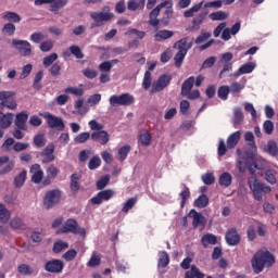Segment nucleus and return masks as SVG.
Instances as JSON below:
<instances>
[{
	"label": "nucleus",
	"instance_id": "f257e3e1",
	"mask_svg": "<svg viewBox=\"0 0 278 278\" xmlns=\"http://www.w3.org/2000/svg\"><path fill=\"white\" fill-rule=\"evenodd\" d=\"M251 264L254 273L260 275L264 270V266L270 268L275 264V256L268 250H260L254 254Z\"/></svg>",
	"mask_w": 278,
	"mask_h": 278
},
{
	"label": "nucleus",
	"instance_id": "423d86ee",
	"mask_svg": "<svg viewBox=\"0 0 278 278\" xmlns=\"http://www.w3.org/2000/svg\"><path fill=\"white\" fill-rule=\"evenodd\" d=\"M60 201H62V191L59 189H52L46 192L43 197V207L45 210H53Z\"/></svg>",
	"mask_w": 278,
	"mask_h": 278
},
{
	"label": "nucleus",
	"instance_id": "b1692460",
	"mask_svg": "<svg viewBox=\"0 0 278 278\" xmlns=\"http://www.w3.org/2000/svg\"><path fill=\"white\" fill-rule=\"evenodd\" d=\"M174 48L178 49V51H185V53H188V51L192 49V41H189L188 37L182 38L174 45Z\"/></svg>",
	"mask_w": 278,
	"mask_h": 278
},
{
	"label": "nucleus",
	"instance_id": "72a5a7b5",
	"mask_svg": "<svg viewBox=\"0 0 278 278\" xmlns=\"http://www.w3.org/2000/svg\"><path fill=\"white\" fill-rule=\"evenodd\" d=\"M153 137L151 136V132L148 130H142L139 135V142L141 143L142 147H149L151 144V140Z\"/></svg>",
	"mask_w": 278,
	"mask_h": 278
},
{
	"label": "nucleus",
	"instance_id": "a211bd4d",
	"mask_svg": "<svg viewBox=\"0 0 278 278\" xmlns=\"http://www.w3.org/2000/svg\"><path fill=\"white\" fill-rule=\"evenodd\" d=\"M189 218H192V225L193 227H204L205 226V217L203 214L191 210L189 212Z\"/></svg>",
	"mask_w": 278,
	"mask_h": 278
},
{
	"label": "nucleus",
	"instance_id": "6ab92c4d",
	"mask_svg": "<svg viewBox=\"0 0 278 278\" xmlns=\"http://www.w3.org/2000/svg\"><path fill=\"white\" fill-rule=\"evenodd\" d=\"M77 227V222L75 219H67L61 228L56 230V233H74Z\"/></svg>",
	"mask_w": 278,
	"mask_h": 278
},
{
	"label": "nucleus",
	"instance_id": "0eeeda50",
	"mask_svg": "<svg viewBox=\"0 0 278 278\" xmlns=\"http://www.w3.org/2000/svg\"><path fill=\"white\" fill-rule=\"evenodd\" d=\"M40 116L45 118L46 123L51 127V129H59V131H64V121L62 117L54 116L49 112L40 113Z\"/></svg>",
	"mask_w": 278,
	"mask_h": 278
},
{
	"label": "nucleus",
	"instance_id": "aec40b11",
	"mask_svg": "<svg viewBox=\"0 0 278 278\" xmlns=\"http://www.w3.org/2000/svg\"><path fill=\"white\" fill-rule=\"evenodd\" d=\"M48 2L49 5V11L52 12V14H60V10L62 8L66 7L68 3V0H49Z\"/></svg>",
	"mask_w": 278,
	"mask_h": 278
},
{
	"label": "nucleus",
	"instance_id": "c03bdc74",
	"mask_svg": "<svg viewBox=\"0 0 278 278\" xmlns=\"http://www.w3.org/2000/svg\"><path fill=\"white\" fill-rule=\"evenodd\" d=\"M17 271L20 273V275H24L25 277L34 275V268L27 264H21L17 267Z\"/></svg>",
	"mask_w": 278,
	"mask_h": 278
},
{
	"label": "nucleus",
	"instance_id": "4be33fe9",
	"mask_svg": "<svg viewBox=\"0 0 278 278\" xmlns=\"http://www.w3.org/2000/svg\"><path fill=\"white\" fill-rule=\"evenodd\" d=\"M4 164L7 165L4 166ZM1 166L4 167L0 169V175H7V173H10L14 168V161H10V156H0V168Z\"/></svg>",
	"mask_w": 278,
	"mask_h": 278
},
{
	"label": "nucleus",
	"instance_id": "c85d7f7f",
	"mask_svg": "<svg viewBox=\"0 0 278 278\" xmlns=\"http://www.w3.org/2000/svg\"><path fill=\"white\" fill-rule=\"evenodd\" d=\"M192 86H194V77L191 76L187 80L184 81L181 86V94L182 97H188L190 94V90H192Z\"/></svg>",
	"mask_w": 278,
	"mask_h": 278
},
{
	"label": "nucleus",
	"instance_id": "bb28decb",
	"mask_svg": "<svg viewBox=\"0 0 278 278\" xmlns=\"http://www.w3.org/2000/svg\"><path fill=\"white\" fill-rule=\"evenodd\" d=\"M147 0H129L127 8L130 12H136V10H144V4Z\"/></svg>",
	"mask_w": 278,
	"mask_h": 278
},
{
	"label": "nucleus",
	"instance_id": "49530a36",
	"mask_svg": "<svg viewBox=\"0 0 278 278\" xmlns=\"http://www.w3.org/2000/svg\"><path fill=\"white\" fill-rule=\"evenodd\" d=\"M137 199L136 198H129L124 204H123V207H122V212L124 214H127L129 212V210H132L134 208V205H136L137 203Z\"/></svg>",
	"mask_w": 278,
	"mask_h": 278
},
{
	"label": "nucleus",
	"instance_id": "338daca9",
	"mask_svg": "<svg viewBox=\"0 0 278 278\" xmlns=\"http://www.w3.org/2000/svg\"><path fill=\"white\" fill-rule=\"evenodd\" d=\"M101 102V93L92 94L88 98L87 103L92 108Z\"/></svg>",
	"mask_w": 278,
	"mask_h": 278
},
{
	"label": "nucleus",
	"instance_id": "20e7f679",
	"mask_svg": "<svg viewBox=\"0 0 278 278\" xmlns=\"http://www.w3.org/2000/svg\"><path fill=\"white\" fill-rule=\"evenodd\" d=\"M240 136H242L240 130L231 134L228 137L226 144L225 140L220 139L218 144V155H225L227 153V149H235L238 142H240Z\"/></svg>",
	"mask_w": 278,
	"mask_h": 278
},
{
	"label": "nucleus",
	"instance_id": "473e14b6",
	"mask_svg": "<svg viewBox=\"0 0 278 278\" xmlns=\"http://www.w3.org/2000/svg\"><path fill=\"white\" fill-rule=\"evenodd\" d=\"M232 177L231 174H229L228 172H224L218 179V184L219 186H223L224 188H229V186H231V181H232Z\"/></svg>",
	"mask_w": 278,
	"mask_h": 278
},
{
	"label": "nucleus",
	"instance_id": "8fccbe9b",
	"mask_svg": "<svg viewBox=\"0 0 278 278\" xmlns=\"http://www.w3.org/2000/svg\"><path fill=\"white\" fill-rule=\"evenodd\" d=\"M263 130L267 136H273V131H275V123L270 119L265 121L263 124Z\"/></svg>",
	"mask_w": 278,
	"mask_h": 278
},
{
	"label": "nucleus",
	"instance_id": "13d9d810",
	"mask_svg": "<svg viewBox=\"0 0 278 278\" xmlns=\"http://www.w3.org/2000/svg\"><path fill=\"white\" fill-rule=\"evenodd\" d=\"M64 249H68V242L59 240L54 243V247H53L54 253H60L64 251Z\"/></svg>",
	"mask_w": 278,
	"mask_h": 278
},
{
	"label": "nucleus",
	"instance_id": "680f3d73",
	"mask_svg": "<svg viewBox=\"0 0 278 278\" xmlns=\"http://www.w3.org/2000/svg\"><path fill=\"white\" fill-rule=\"evenodd\" d=\"M59 173L60 170L58 169V167H55L54 165H50L47 168V179H55Z\"/></svg>",
	"mask_w": 278,
	"mask_h": 278
},
{
	"label": "nucleus",
	"instance_id": "6e6552de",
	"mask_svg": "<svg viewBox=\"0 0 278 278\" xmlns=\"http://www.w3.org/2000/svg\"><path fill=\"white\" fill-rule=\"evenodd\" d=\"M11 45L23 58H29V55H31V43H29V41L13 39Z\"/></svg>",
	"mask_w": 278,
	"mask_h": 278
},
{
	"label": "nucleus",
	"instance_id": "f704fd0d",
	"mask_svg": "<svg viewBox=\"0 0 278 278\" xmlns=\"http://www.w3.org/2000/svg\"><path fill=\"white\" fill-rule=\"evenodd\" d=\"M170 264V258L168 257V253L161 251L159 252V268H166Z\"/></svg>",
	"mask_w": 278,
	"mask_h": 278
},
{
	"label": "nucleus",
	"instance_id": "1a4fd4ad",
	"mask_svg": "<svg viewBox=\"0 0 278 278\" xmlns=\"http://www.w3.org/2000/svg\"><path fill=\"white\" fill-rule=\"evenodd\" d=\"M164 5H170V2H161L159 5L155 7V9H153L150 13V20L149 23L152 27L155 28V30L157 31V29H160V23H162V20H157V16H160V12L161 10H164Z\"/></svg>",
	"mask_w": 278,
	"mask_h": 278
},
{
	"label": "nucleus",
	"instance_id": "de8ad7c7",
	"mask_svg": "<svg viewBox=\"0 0 278 278\" xmlns=\"http://www.w3.org/2000/svg\"><path fill=\"white\" fill-rule=\"evenodd\" d=\"M4 21H9L11 23H21V15L15 12H7L3 15Z\"/></svg>",
	"mask_w": 278,
	"mask_h": 278
},
{
	"label": "nucleus",
	"instance_id": "e2e57ef3",
	"mask_svg": "<svg viewBox=\"0 0 278 278\" xmlns=\"http://www.w3.org/2000/svg\"><path fill=\"white\" fill-rule=\"evenodd\" d=\"M55 60H58V53H51L50 55L43 58V66L49 68V66H51Z\"/></svg>",
	"mask_w": 278,
	"mask_h": 278
},
{
	"label": "nucleus",
	"instance_id": "cd10ccee",
	"mask_svg": "<svg viewBox=\"0 0 278 278\" xmlns=\"http://www.w3.org/2000/svg\"><path fill=\"white\" fill-rule=\"evenodd\" d=\"M202 245L203 247H210L214 244H218V237H216L213 233H205L202 239H201Z\"/></svg>",
	"mask_w": 278,
	"mask_h": 278
},
{
	"label": "nucleus",
	"instance_id": "864d4df0",
	"mask_svg": "<svg viewBox=\"0 0 278 278\" xmlns=\"http://www.w3.org/2000/svg\"><path fill=\"white\" fill-rule=\"evenodd\" d=\"M244 118V114L242 113V109L235 108L233 109V123L235 125H238V123H242Z\"/></svg>",
	"mask_w": 278,
	"mask_h": 278
},
{
	"label": "nucleus",
	"instance_id": "5fc2aeb1",
	"mask_svg": "<svg viewBox=\"0 0 278 278\" xmlns=\"http://www.w3.org/2000/svg\"><path fill=\"white\" fill-rule=\"evenodd\" d=\"M16 26L12 23L5 24L2 28V34H4L5 36H14Z\"/></svg>",
	"mask_w": 278,
	"mask_h": 278
},
{
	"label": "nucleus",
	"instance_id": "f3484780",
	"mask_svg": "<svg viewBox=\"0 0 278 278\" xmlns=\"http://www.w3.org/2000/svg\"><path fill=\"white\" fill-rule=\"evenodd\" d=\"M30 173L33 184H40L42 181V177H45V172H42V168L39 164H34L30 167Z\"/></svg>",
	"mask_w": 278,
	"mask_h": 278
},
{
	"label": "nucleus",
	"instance_id": "e433bc0d",
	"mask_svg": "<svg viewBox=\"0 0 278 278\" xmlns=\"http://www.w3.org/2000/svg\"><path fill=\"white\" fill-rule=\"evenodd\" d=\"M202 8H203V1L194 4L189 10L185 11V13H184L185 18H192V16H194V14L200 12Z\"/></svg>",
	"mask_w": 278,
	"mask_h": 278
},
{
	"label": "nucleus",
	"instance_id": "2f4dec72",
	"mask_svg": "<svg viewBox=\"0 0 278 278\" xmlns=\"http://www.w3.org/2000/svg\"><path fill=\"white\" fill-rule=\"evenodd\" d=\"M278 167L275 169L267 168L265 170V179L268 184H277Z\"/></svg>",
	"mask_w": 278,
	"mask_h": 278
},
{
	"label": "nucleus",
	"instance_id": "3c124183",
	"mask_svg": "<svg viewBox=\"0 0 278 278\" xmlns=\"http://www.w3.org/2000/svg\"><path fill=\"white\" fill-rule=\"evenodd\" d=\"M101 166V157L99 156H93L90 159L88 163V168L89 170H97Z\"/></svg>",
	"mask_w": 278,
	"mask_h": 278
},
{
	"label": "nucleus",
	"instance_id": "37998d69",
	"mask_svg": "<svg viewBox=\"0 0 278 278\" xmlns=\"http://www.w3.org/2000/svg\"><path fill=\"white\" fill-rule=\"evenodd\" d=\"M251 163L250 159H239L237 161V168L239 173H247V168L249 169V164Z\"/></svg>",
	"mask_w": 278,
	"mask_h": 278
},
{
	"label": "nucleus",
	"instance_id": "412c9836",
	"mask_svg": "<svg viewBox=\"0 0 278 278\" xmlns=\"http://www.w3.org/2000/svg\"><path fill=\"white\" fill-rule=\"evenodd\" d=\"M14 122V114L0 112V128L8 129Z\"/></svg>",
	"mask_w": 278,
	"mask_h": 278
},
{
	"label": "nucleus",
	"instance_id": "774afa93",
	"mask_svg": "<svg viewBox=\"0 0 278 278\" xmlns=\"http://www.w3.org/2000/svg\"><path fill=\"white\" fill-rule=\"evenodd\" d=\"M267 151L274 156L277 155L278 153L277 143L274 140L268 141Z\"/></svg>",
	"mask_w": 278,
	"mask_h": 278
},
{
	"label": "nucleus",
	"instance_id": "0e129e2a",
	"mask_svg": "<svg viewBox=\"0 0 278 278\" xmlns=\"http://www.w3.org/2000/svg\"><path fill=\"white\" fill-rule=\"evenodd\" d=\"M203 21H205V13H200L198 17L192 22V29H200Z\"/></svg>",
	"mask_w": 278,
	"mask_h": 278
},
{
	"label": "nucleus",
	"instance_id": "393cba45",
	"mask_svg": "<svg viewBox=\"0 0 278 278\" xmlns=\"http://www.w3.org/2000/svg\"><path fill=\"white\" fill-rule=\"evenodd\" d=\"M163 3H169V5H164L165 9L164 16L161 20V23H165V25L168 24V21L173 18V0H164Z\"/></svg>",
	"mask_w": 278,
	"mask_h": 278
},
{
	"label": "nucleus",
	"instance_id": "a19ab883",
	"mask_svg": "<svg viewBox=\"0 0 278 278\" xmlns=\"http://www.w3.org/2000/svg\"><path fill=\"white\" fill-rule=\"evenodd\" d=\"M25 179H27V172L23 170L14 178L15 188H23L25 185Z\"/></svg>",
	"mask_w": 278,
	"mask_h": 278
},
{
	"label": "nucleus",
	"instance_id": "9b49d317",
	"mask_svg": "<svg viewBox=\"0 0 278 278\" xmlns=\"http://www.w3.org/2000/svg\"><path fill=\"white\" fill-rule=\"evenodd\" d=\"M115 194L116 191L112 189L100 191L96 197L91 198V203L92 205H101L103 201H110Z\"/></svg>",
	"mask_w": 278,
	"mask_h": 278
},
{
	"label": "nucleus",
	"instance_id": "a878e982",
	"mask_svg": "<svg viewBox=\"0 0 278 278\" xmlns=\"http://www.w3.org/2000/svg\"><path fill=\"white\" fill-rule=\"evenodd\" d=\"M173 36H175V33H173V30H159L156 31V34L154 35V40L156 42H162L163 40H168V38H173Z\"/></svg>",
	"mask_w": 278,
	"mask_h": 278
},
{
	"label": "nucleus",
	"instance_id": "79ce46f5",
	"mask_svg": "<svg viewBox=\"0 0 278 278\" xmlns=\"http://www.w3.org/2000/svg\"><path fill=\"white\" fill-rule=\"evenodd\" d=\"M208 17L211 18V21H227V18H229V14L225 11H217L211 13Z\"/></svg>",
	"mask_w": 278,
	"mask_h": 278
},
{
	"label": "nucleus",
	"instance_id": "bf43d9fd",
	"mask_svg": "<svg viewBox=\"0 0 278 278\" xmlns=\"http://www.w3.org/2000/svg\"><path fill=\"white\" fill-rule=\"evenodd\" d=\"M201 179L203 184H205V186H212V184H214V181L216 180L213 173H206L202 175Z\"/></svg>",
	"mask_w": 278,
	"mask_h": 278
},
{
	"label": "nucleus",
	"instance_id": "4d7b16f0",
	"mask_svg": "<svg viewBox=\"0 0 278 278\" xmlns=\"http://www.w3.org/2000/svg\"><path fill=\"white\" fill-rule=\"evenodd\" d=\"M78 114H88V108L84 106V99H78L74 105Z\"/></svg>",
	"mask_w": 278,
	"mask_h": 278
},
{
	"label": "nucleus",
	"instance_id": "c756f323",
	"mask_svg": "<svg viewBox=\"0 0 278 278\" xmlns=\"http://www.w3.org/2000/svg\"><path fill=\"white\" fill-rule=\"evenodd\" d=\"M185 278H205V274L201 273L195 265L190 267V270H187L185 274Z\"/></svg>",
	"mask_w": 278,
	"mask_h": 278
},
{
	"label": "nucleus",
	"instance_id": "5701e85b",
	"mask_svg": "<svg viewBox=\"0 0 278 278\" xmlns=\"http://www.w3.org/2000/svg\"><path fill=\"white\" fill-rule=\"evenodd\" d=\"M91 140H96L100 144H108L110 142V135L105 130H99L91 135Z\"/></svg>",
	"mask_w": 278,
	"mask_h": 278
},
{
	"label": "nucleus",
	"instance_id": "052dcab7",
	"mask_svg": "<svg viewBox=\"0 0 278 278\" xmlns=\"http://www.w3.org/2000/svg\"><path fill=\"white\" fill-rule=\"evenodd\" d=\"M31 42H35V45H40L42 40H45V33L36 31L30 35Z\"/></svg>",
	"mask_w": 278,
	"mask_h": 278
},
{
	"label": "nucleus",
	"instance_id": "6e6d98bb",
	"mask_svg": "<svg viewBox=\"0 0 278 278\" xmlns=\"http://www.w3.org/2000/svg\"><path fill=\"white\" fill-rule=\"evenodd\" d=\"M186 55H188L186 51H178L176 53V55L174 56V61H175V66H177V68H179V66L184 64V59L186 58Z\"/></svg>",
	"mask_w": 278,
	"mask_h": 278
},
{
	"label": "nucleus",
	"instance_id": "f8f14e48",
	"mask_svg": "<svg viewBox=\"0 0 278 278\" xmlns=\"http://www.w3.org/2000/svg\"><path fill=\"white\" fill-rule=\"evenodd\" d=\"M27 121H29V112L22 111L15 115L14 125L17 129H22V131H28Z\"/></svg>",
	"mask_w": 278,
	"mask_h": 278
},
{
	"label": "nucleus",
	"instance_id": "4468645a",
	"mask_svg": "<svg viewBox=\"0 0 278 278\" xmlns=\"http://www.w3.org/2000/svg\"><path fill=\"white\" fill-rule=\"evenodd\" d=\"M55 151V146L53 143L48 144L43 151L40 153L42 164H49L55 160V155H53Z\"/></svg>",
	"mask_w": 278,
	"mask_h": 278
},
{
	"label": "nucleus",
	"instance_id": "69168bd1",
	"mask_svg": "<svg viewBox=\"0 0 278 278\" xmlns=\"http://www.w3.org/2000/svg\"><path fill=\"white\" fill-rule=\"evenodd\" d=\"M10 227L12 229H23V219L21 217H13L10 220Z\"/></svg>",
	"mask_w": 278,
	"mask_h": 278
},
{
	"label": "nucleus",
	"instance_id": "4c0bfd02",
	"mask_svg": "<svg viewBox=\"0 0 278 278\" xmlns=\"http://www.w3.org/2000/svg\"><path fill=\"white\" fill-rule=\"evenodd\" d=\"M264 168H266L264 164H258L257 162L250 160L248 170L251 173V175H260L257 170H264Z\"/></svg>",
	"mask_w": 278,
	"mask_h": 278
},
{
	"label": "nucleus",
	"instance_id": "ddd939ff",
	"mask_svg": "<svg viewBox=\"0 0 278 278\" xmlns=\"http://www.w3.org/2000/svg\"><path fill=\"white\" fill-rule=\"evenodd\" d=\"M257 68V63L255 62H248L243 65H241L238 71H236L233 74L230 75V77L238 78L240 75H251L253 71Z\"/></svg>",
	"mask_w": 278,
	"mask_h": 278
},
{
	"label": "nucleus",
	"instance_id": "c9c22d12",
	"mask_svg": "<svg viewBox=\"0 0 278 278\" xmlns=\"http://www.w3.org/2000/svg\"><path fill=\"white\" fill-rule=\"evenodd\" d=\"M178 197L180 199V207H184L188 203V199H190V188L184 186Z\"/></svg>",
	"mask_w": 278,
	"mask_h": 278
},
{
	"label": "nucleus",
	"instance_id": "a18cd8bd",
	"mask_svg": "<svg viewBox=\"0 0 278 278\" xmlns=\"http://www.w3.org/2000/svg\"><path fill=\"white\" fill-rule=\"evenodd\" d=\"M229 92H230L229 86L227 85L220 86L217 91V97L223 101H227L229 97Z\"/></svg>",
	"mask_w": 278,
	"mask_h": 278
},
{
	"label": "nucleus",
	"instance_id": "f03ea898",
	"mask_svg": "<svg viewBox=\"0 0 278 278\" xmlns=\"http://www.w3.org/2000/svg\"><path fill=\"white\" fill-rule=\"evenodd\" d=\"M248 184L256 201H262L263 194H268L273 192V189L270 188V186H267L266 184L261 182L255 177H249Z\"/></svg>",
	"mask_w": 278,
	"mask_h": 278
},
{
	"label": "nucleus",
	"instance_id": "ea45409f",
	"mask_svg": "<svg viewBox=\"0 0 278 278\" xmlns=\"http://www.w3.org/2000/svg\"><path fill=\"white\" fill-rule=\"evenodd\" d=\"M207 205H210V198H207L205 194H201L194 201V206L199 207L200 210H203V207H207Z\"/></svg>",
	"mask_w": 278,
	"mask_h": 278
},
{
	"label": "nucleus",
	"instance_id": "7c9ffc66",
	"mask_svg": "<svg viewBox=\"0 0 278 278\" xmlns=\"http://www.w3.org/2000/svg\"><path fill=\"white\" fill-rule=\"evenodd\" d=\"M11 216L12 213H10V210L5 207V204L0 203V223H2V225H5V223L10 222Z\"/></svg>",
	"mask_w": 278,
	"mask_h": 278
},
{
	"label": "nucleus",
	"instance_id": "9d476101",
	"mask_svg": "<svg viewBox=\"0 0 278 278\" xmlns=\"http://www.w3.org/2000/svg\"><path fill=\"white\" fill-rule=\"evenodd\" d=\"M172 79L173 78L170 77V75H167V74L161 75L159 79L152 84L151 93L153 94L155 92H162L164 88L168 87V84H170Z\"/></svg>",
	"mask_w": 278,
	"mask_h": 278
},
{
	"label": "nucleus",
	"instance_id": "2eb2a0df",
	"mask_svg": "<svg viewBox=\"0 0 278 278\" xmlns=\"http://www.w3.org/2000/svg\"><path fill=\"white\" fill-rule=\"evenodd\" d=\"M225 240L229 247H237V244H240V233H238V229H228L225 236Z\"/></svg>",
	"mask_w": 278,
	"mask_h": 278
},
{
	"label": "nucleus",
	"instance_id": "dca6fc26",
	"mask_svg": "<svg viewBox=\"0 0 278 278\" xmlns=\"http://www.w3.org/2000/svg\"><path fill=\"white\" fill-rule=\"evenodd\" d=\"M47 273H62L64 270V262L60 260H52L45 265Z\"/></svg>",
	"mask_w": 278,
	"mask_h": 278
},
{
	"label": "nucleus",
	"instance_id": "58836bf2",
	"mask_svg": "<svg viewBox=\"0 0 278 278\" xmlns=\"http://www.w3.org/2000/svg\"><path fill=\"white\" fill-rule=\"evenodd\" d=\"M129 151H131L130 146H124L117 150V160L119 162H125L127 160V155H129Z\"/></svg>",
	"mask_w": 278,
	"mask_h": 278
},
{
	"label": "nucleus",
	"instance_id": "39448f33",
	"mask_svg": "<svg viewBox=\"0 0 278 278\" xmlns=\"http://www.w3.org/2000/svg\"><path fill=\"white\" fill-rule=\"evenodd\" d=\"M135 101L136 98L130 93L113 94L109 99V103L112 108H116L118 105L127 108L129 105H134Z\"/></svg>",
	"mask_w": 278,
	"mask_h": 278
},
{
	"label": "nucleus",
	"instance_id": "09e8293b",
	"mask_svg": "<svg viewBox=\"0 0 278 278\" xmlns=\"http://www.w3.org/2000/svg\"><path fill=\"white\" fill-rule=\"evenodd\" d=\"M100 264H101V255L93 253L89 262L87 263V266H89L90 268H94L97 266H100Z\"/></svg>",
	"mask_w": 278,
	"mask_h": 278
},
{
	"label": "nucleus",
	"instance_id": "7ed1b4c3",
	"mask_svg": "<svg viewBox=\"0 0 278 278\" xmlns=\"http://www.w3.org/2000/svg\"><path fill=\"white\" fill-rule=\"evenodd\" d=\"M90 18L93 21L92 28L103 27L104 24L114 18V13L110 10V7H104L102 11H93L89 14Z\"/></svg>",
	"mask_w": 278,
	"mask_h": 278
},
{
	"label": "nucleus",
	"instance_id": "603ef678",
	"mask_svg": "<svg viewBox=\"0 0 278 278\" xmlns=\"http://www.w3.org/2000/svg\"><path fill=\"white\" fill-rule=\"evenodd\" d=\"M151 84H153V80L151 79V72L147 71L144 73L143 80H142L143 90H149V88H151Z\"/></svg>",
	"mask_w": 278,
	"mask_h": 278
}]
</instances>
